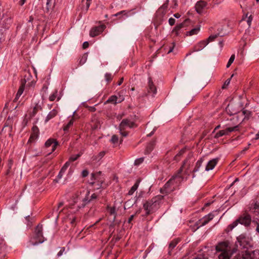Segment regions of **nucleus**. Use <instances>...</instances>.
I'll return each mask as SVG.
<instances>
[{
	"mask_svg": "<svg viewBox=\"0 0 259 259\" xmlns=\"http://www.w3.org/2000/svg\"><path fill=\"white\" fill-rule=\"evenodd\" d=\"M86 60H87V57L86 56L82 57L79 61V64L80 65H83L86 62Z\"/></svg>",
	"mask_w": 259,
	"mask_h": 259,
	"instance_id": "obj_49",
	"label": "nucleus"
},
{
	"mask_svg": "<svg viewBox=\"0 0 259 259\" xmlns=\"http://www.w3.org/2000/svg\"><path fill=\"white\" fill-rule=\"evenodd\" d=\"M237 245H239L243 248L246 247L250 241L249 238L245 234H242L237 237Z\"/></svg>",
	"mask_w": 259,
	"mask_h": 259,
	"instance_id": "obj_7",
	"label": "nucleus"
},
{
	"mask_svg": "<svg viewBox=\"0 0 259 259\" xmlns=\"http://www.w3.org/2000/svg\"><path fill=\"white\" fill-rule=\"evenodd\" d=\"M253 223L256 226V231L259 234V217L256 219H254L252 221Z\"/></svg>",
	"mask_w": 259,
	"mask_h": 259,
	"instance_id": "obj_33",
	"label": "nucleus"
},
{
	"mask_svg": "<svg viewBox=\"0 0 259 259\" xmlns=\"http://www.w3.org/2000/svg\"><path fill=\"white\" fill-rule=\"evenodd\" d=\"M214 217V215L212 213H210L208 215H205L199 221L201 226H203L207 224L210 220H211Z\"/></svg>",
	"mask_w": 259,
	"mask_h": 259,
	"instance_id": "obj_17",
	"label": "nucleus"
},
{
	"mask_svg": "<svg viewBox=\"0 0 259 259\" xmlns=\"http://www.w3.org/2000/svg\"><path fill=\"white\" fill-rule=\"evenodd\" d=\"M24 81L25 82V83H26V80L25 79H24ZM24 82H22V85H21V87L19 88L18 92H17V93L16 94V98L15 99V100H17L19 99V98L21 96V95L22 94L23 91H24Z\"/></svg>",
	"mask_w": 259,
	"mask_h": 259,
	"instance_id": "obj_23",
	"label": "nucleus"
},
{
	"mask_svg": "<svg viewBox=\"0 0 259 259\" xmlns=\"http://www.w3.org/2000/svg\"><path fill=\"white\" fill-rule=\"evenodd\" d=\"M168 3L169 1L166 0L165 2V3L158 9V12L161 13L162 15H164L165 13L167 8L168 7Z\"/></svg>",
	"mask_w": 259,
	"mask_h": 259,
	"instance_id": "obj_22",
	"label": "nucleus"
},
{
	"mask_svg": "<svg viewBox=\"0 0 259 259\" xmlns=\"http://www.w3.org/2000/svg\"><path fill=\"white\" fill-rule=\"evenodd\" d=\"M163 196L158 195L152 198L150 201L147 202L144 204V208L146 210L147 214H149L151 212L156 210L159 204V201L162 198Z\"/></svg>",
	"mask_w": 259,
	"mask_h": 259,
	"instance_id": "obj_3",
	"label": "nucleus"
},
{
	"mask_svg": "<svg viewBox=\"0 0 259 259\" xmlns=\"http://www.w3.org/2000/svg\"><path fill=\"white\" fill-rule=\"evenodd\" d=\"M234 60H235V55L233 54L230 58V59L228 61V62L227 64L226 67L227 68H229L230 66V65L232 64V63L234 62Z\"/></svg>",
	"mask_w": 259,
	"mask_h": 259,
	"instance_id": "obj_35",
	"label": "nucleus"
},
{
	"mask_svg": "<svg viewBox=\"0 0 259 259\" xmlns=\"http://www.w3.org/2000/svg\"><path fill=\"white\" fill-rule=\"evenodd\" d=\"M239 223V221H238V219L233 222L231 224L229 225L228 229H229V230L231 231L235 227H236L238 224Z\"/></svg>",
	"mask_w": 259,
	"mask_h": 259,
	"instance_id": "obj_31",
	"label": "nucleus"
},
{
	"mask_svg": "<svg viewBox=\"0 0 259 259\" xmlns=\"http://www.w3.org/2000/svg\"><path fill=\"white\" fill-rule=\"evenodd\" d=\"M184 24L183 23L177 25L173 29V32L176 33V35H178L179 31L184 27Z\"/></svg>",
	"mask_w": 259,
	"mask_h": 259,
	"instance_id": "obj_29",
	"label": "nucleus"
},
{
	"mask_svg": "<svg viewBox=\"0 0 259 259\" xmlns=\"http://www.w3.org/2000/svg\"><path fill=\"white\" fill-rule=\"evenodd\" d=\"M105 77L106 80L108 82L110 81L112 78V76L110 73H106L105 75Z\"/></svg>",
	"mask_w": 259,
	"mask_h": 259,
	"instance_id": "obj_44",
	"label": "nucleus"
},
{
	"mask_svg": "<svg viewBox=\"0 0 259 259\" xmlns=\"http://www.w3.org/2000/svg\"><path fill=\"white\" fill-rule=\"evenodd\" d=\"M251 211L254 214H259V206L257 204H255L253 207L251 208Z\"/></svg>",
	"mask_w": 259,
	"mask_h": 259,
	"instance_id": "obj_34",
	"label": "nucleus"
},
{
	"mask_svg": "<svg viewBox=\"0 0 259 259\" xmlns=\"http://www.w3.org/2000/svg\"><path fill=\"white\" fill-rule=\"evenodd\" d=\"M105 154V152L102 151L100 152L98 154L93 156L92 158V159L93 161L99 162L104 156Z\"/></svg>",
	"mask_w": 259,
	"mask_h": 259,
	"instance_id": "obj_25",
	"label": "nucleus"
},
{
	"mask_svg": "<svg viewBox=\"0 0 259 259\" xmlns=\"http://www.w3.org/2000/svg\"><path fill=\"white\" fill-rule=\"evenodd\" d=\"M121 14H124V15H126L127 12H126V11H120V12H118V13H116V14L114 15V16H118Z\"/></svg>",
	"mask_w": 259,
	"mask_h": 259,
	"instance_id": "obj_51",
	"label": "nucleus"
},
{
	"mask_svg": "<svg viewBox=\"0 0 259 259\" xmlns=\"http://www.w3.org/2000/svg\"><path fill=\"white\" fill-rule=\"evenodd\" d=\"M153 149V145L152 144L150 143L149 144L146 149V153L148 154Z\"/></svg>",
	"mask_w": 259,
	"mask_h": 259,
	"instance_id": "obj_42",
	"label": "nucleus"
},
{
	"mask_svg": "<svg viewBox=\"0 0 259 259\" xmlns=\"http://www.w3.org/2000/svg\"><path fill=\"white\" fill-rule=\"evenodd\" d=\"M52 0H47L46 3V10L47 12H49L50 9L51 8V2Z\"/></svg>",
	"mask_w": 259,
	"mask_h": 259,
	"instance_id": "obj_46",
	"label": "nucleus"
},
{
	"mask_svg": "<svg viewBox=\"0 0 259 259\" xmlns=\"http://www.w3.org/2000/svg\"><path fill=\"white\" fill-rule=\"evenodd\" d=\"M32 133L30 137V138L28 140V142H32L35 141L38 137L39 135V130L38 128L36 126H33L32 128Z\"/></svg>",
	"mask_w": 259,
	"mask_h": 259,
	"instance_id": "obj_15",
	"label": "nucleus"
},
{
	"mask_svg": "<svg viewBox=\"0 0 259 259\" xmlns=\"http://www.w3.org/2000/svg\"><path fill=\"white\" fill-rule=\"evenodd\" d=\"M168 23H169V25L171 26L174 25V24L175 23V19L173 18H169L168 20Z\"/></svg>",
	"mask_w": 259,
	"mask_h": 259,
	"instance_id": "obj_50",
	"label": "nucleus"
},
{
	"mask_svg": "<svg viewBox=\"0 0 259 259\" xmlns=\"http://www.w3.org/2000/svg\"><path fill=\"white\" fill-rule=\"evenodd\" d=\"M135 126V123L134 121L128 119H124L122 120L121 122L120 123L119 129L120 131H124V129L127 127H133Z\"/></svg>",
	"mask_w": 259,
	"mask_h": 259,
	"instance_id": "obj_8",
	"label": "nucleus"
},
{
	"mask_svg": "<svg viewBox=\"0 0 259 259\" xmlns=\"http://www.w3.org/2000/svg\"><path fill=\"white\" fill-rule=\"evenodd\" d=\"M177 242L175 241L171 242L169 245V248L172 250L176 246Z\"/></svg>",
	"mask_w": 259,
	"mask_h": 259,
	"instance_id": "obj_48",
	"label": "nucleus"
},
{
	"mask_svg": "<svg viewBox=\"0 0 259 259\" xmlns=\"http://www.w3.org/2000/svg\"><path fill=\"white\" fill-rule=\"evenodd\" d=\"M148 92V93L152 94V96L156 93V89L151 80H149Z\"/></svg>",
	"mask_w": 259,
	"mask_h": 259,
	"instance_id": "obj_21",
	"label": "nucleus"
},
{
	"mask_svg": "<svg viewBox=\"0 0 259 259\" xmlns=\"http://www.w3.org/2000/svg\"><path fill=\"white\" fill-rule=\"evenodd\" d=\"M225 26L222 27V28L221 29V30H219V32L218 34H212L210 35L208 38L206 39L205 40L206 41H207V43L209 44L210 42H211L213 41L218 36H223L227 34V32L225 31L224 32H222L224 29Z\"/></svg>",
	"mask_w": 259,
	"mask_h": 259,
	"instance_id": "obj_13",
	"label": "nucleus"
},
{
	"mask_svg": "<svg viewBox=\"0 0 259 259\" xmlns=\"http://www.w3.org/2000/svg\"><path fill=\"white\" fill-rule=\"evenodd\" d=\"M44 241L45 239L42 236V226L38 225L36 227L34 236L30 240V242L32 245L35 246L42 243Z\"/></svg>",
	"mask_w": 259,
	"mask_h": 259,
	"instance_id": "obj_4",
	"label": "nucleus"
},
{
	"mask_svg": "<svg viewBox=\"0 0 259 259\" xmlns=\"http://www.w3.org/2000/svg\"><path fill=\"white\" fill-rule=\"evenodd\" d=\"M80 156V154H77V155H72L70 157V159H69V161H74L75 160H76L79 156Z\"/></svg>",
	"mask_w": 259,
	"mask_h": 259,
	"instance_id": "obj_45",
	"label": "nucleus"
},
{
	"mask_svg": "<svg viewBox=\"0 0 259 259\" xmlns=\"http://www.w3.org/2000/svg\"><path fill=\"white\" fill-rule=\"evenodd\" d=\"M143 161H144V158H143V157L137 159L135 161V164L136 165H139L141 163H142Z\"/></svg>",
	"mask_w": 259,
	"mask_h": 259,
	"instance_id": "obj_43",
	"label": "nucleus"
},
{
	"mask_svg": "<svg viewBox=\"0 0 259 259\" xmlns=\"http://www.w3.org/2000/svg\"><path fill=\"white\" fill-rule=\"evenodd\" d=\"M58 145V142L56 140L53 139H48L45 143V146L46 148H48L51 147V151L49 153V154L51 153L53 151H54L56 148L57 146Z\"/></svg>",
	"mask_w": 259,
	"mask_h": 259,
	"instance_id": "obj_10",
	"label": "nucleus"
},
{
	"mask_svg": "<svg viewBox=\"0 0 259 259\" xmlns=\"http://www.w3.org/2000/svg\"><path fill=\"white\" fill-rule=\"evenodd\" d=\"M246 19L248 27H250L252 20V17L251 15L247 17V14H246L245 17H243L241 21L243 22V21H245Z\"/></svg>",
	"mask_w": 259,
	"mask_h": 259,
	"instance_id": "obj_28",
	"label": "nucleus"
},
{
	"mask_svg": "<svg viewBox=\"0 0 259 259\" xmlns=\"http://www.w3.org/2000/svg\"><path fill=\"white\" fill-rule=\"evenodd\" d=\"M218 158H214L210 160L207 164L205 167V170L209 171L212 170L218 162Z\"/></svg>",
	"mask_w": 259,
	"mask_h": 259,
	"instance_id": "obj_18",
	"label": "nucleus"
},
{
	"mask_svg": "<svg viewBox=\"0 0 259 259\" xmlns=\"http://www.w3.org/2000/svg\"><path fill=\"white\" fill-rule=\"evenodd\" d=\"M65 249L64 248H62L59 252L57 253L58 256H60L62 255L63 252L64 251Z\"/></svg>",
	"mask_w": 259,
	"mask_h": 259,
	"instance_id": "obj_53",
	"label": "nucleus"
},
{
	"mask_svg": "<svg viewBox=\"0 0 259 259\" xmlns=\"http://www.w3.org/2000/svg\"><path fill=\"white\" fill-rule=\"evenodd\" d=\"M185 151V149H182L180 152L179 153L176 155V157L177 156H179L181 155H182Z\"/></svg>",
	"mask_w": 259,
	"mask_h": 259,
	"instance_id": "obj_56",
	"label": "nucleus"
},
{
	"mask_svg": "<svg viewBox=\"0 0 259 259\" xmlns=\"http://www.w3.org/2000/svg\"><path fill=\"white\" fill-rule=\"evenodd\" d=\"M89 174V172L87 170H83L82 172V176L83 177H87Z\"/></svg>",
	"mask_w": 259,
	"mask_h": 259,
	"instance_id": "obj_52",
	"label": "nucleus"
},
{
	"mask_svg": "<svg viewBox=\"0 0 259 259\" xmlns=\"http://www.w3.org/2000/svg\"><path fill=\"white\" fill-rule=\"evenodd\" d=\"M122 100L123 99L118 100V97L116 96L113 95L109 97V99L106 101L105 103H109L115 105L117 103L121 102Z\"/></svg>",
	"mask_w": 259,
	"mask_h": 259,
	"instance_id": "obj_20",
	"label": "nucleus"
},
{
	"mask_svg": "<svg viewBox=\"0 0 259 259\" xmlns=\"http://www.w3.org/2000/svg\"><path fill=\"white\" fill-rule=\"evenodd\" d=\"M181 179L180 176L179 175H177L175 177H174L172 179H171L169 180L164 185V188L162 189H161L160 191L161 193H163L164 191H165V193H167L168 191L166 190L167 188H168L170 185L173 183L174 181L177 180V181H179Z\"/></svg>",
	"mask_w": 259,
	"mask_h": 259,
	"instance_id": "obj_14",
	"label": "nucleus"
},
{
	"mask_svg": "<svg viewBox=\"0 0 259 259\" xmlns=\"http://www.w3.org/2000/svg\"><path fill=\"white\" fill-rule=\"evenodd\" d=\"M34 84V82L32 81H31V82H28L26 85H29V86H31V85H33Z\"/></svg>",
	"mask_w": 259,
	"mask_h": 259,
	"instance_id": "obj_59",
	"label": "nucleus"
},
{
	"mask_svg": "<svg viewBox=\"0 0 259 259\" xmlns=\"http://www.w3.org/2000/svg\"><path fill=\"white\" fill-rule=\"evenodd\" d=\"M207 6L206 2L203 1H200L197 2L195 8L196 12L200 14H202Z\"/></svg>",
	"mask_w": 259,
	"mask_h": 259,
	"instance_id": "obj_11",
	"label": "nucleus"
},
{
	"mask_svg": "<svg viewBox=\"0 0 259 259\" xmlns=\"http://www.w3.org/2000/svg\"><path fill=\"white\" fill-rule=\"evenodd\" d=\"M26 0H20V4L21 6H22L25 2Z\"/></svg>",
	"mask_w": 259,
	"mask_h": 259,
	"instance_id": "obj_63",
	"label": "nucleus"
},
{
	"mask_svg": "<svg viewBox=\"0 0 259 259\" xmlns=\"http://www.w3.org/2000/svg\"><path fill=\"white\" fill-rule=\"evenodd\" d=\"M70 220H71V223L72 224L75 221L76 218L75 217H73L72 218V219L70 218Z\"/></svg>",
	"mask_w": 259,
	"mask_h": 259,
	"instance_id": "obj_62",
	"label": "nucleus"
},
{
	"mask_svg": "<svg viewBox=\"0 0 259 259\" xmlns=\"http://www.w3.org/2000/svg\"><path fill=\"white\" fill-rule=\"evenodd\" d=\"M202 163V160H199L196 162L195 167L194 169L193 170V172H197L199 170V168L201 166Z\"/></svg>",
	"mask_w": 259,
	"mask_h": 259,
	"instance_id": "obj_32",
	"label": "nucleus"
},
{
	"mask_svg": "<svg viewBox=\"0 0 259 259\" xmlns=\"http://www.w3.org/2000/svg\"><path fill=\"white\" fill-rule=\"evenodd\" d=\"M230 79H231V78L228 79H227V80L225 81V84H224V86L223 87V88H224V86H225V85H228L230 83Z\"/></svg>",
	"mask_w": 259,
	"mask_h": 259,
	"instance_id": "obj_57",
	"label": "nucleus"
},
{
	"mask_svg": "<svg viewBox=\"0 0 259 259\" xmlns=\"http://www.w3.org/2000/svg\"><path fill=\"white\" fill-rule=\"evenodd\" d=\"M57 96V91L54 92L52 95H51L49 97V100L51 101H53L56 98Z\"/></svg>",
	"mask_w": 259,
	"mask_h": 259,
	"instance_id": "obj_37",
	"label": "nucleus"
},
{
	"mask_svg": "<svg viewBox=\"0 0 259 259\" xmlns=\"http://www.w3.org/2000/svg\"><path fill=\"white\" fill-rule=\"evenodd\" d=\"M105 28V26L104 25H101L99 26L94 27L91 30L90 35L92 37L96 36L103 32Z\"/></svg>",
	"mask_w": 259,
	"mask_h": 259,
	"instance_id": "obj_9",
	"label": "nucleus"
},
{
	"mask_svg": "<svg viewBox=\"0 0 259 259\" xmlns=\"http://www.w3.org/2000/svg\"><path fill=\"white\" fill-rule=\"evenodd\" d=\"M239 224L248 226L251 223V217L248 214H244L238 218Z\"/></svg>",
	"mask_w": 259,
	"mask_h": 259,
	"instance_id": "obj_12",
	"label": "nucleus"
},
{
	"mask_svg": "<svg viewBox=\"0 0 259 259\" xmlns=\"http://www.w3.org/2000/svg\"><path fill=\"white\" fill-rule=\"evenodd\" d=\"M139 181H137L136 183L132 186L130 191H128V195H132L137 190L139 186Z\"/></svg>",
	"mask_w": 259,
	"mask_h": 259,
	"instance_id": "obj_27",
	"label": "nucleus"
},
{
	"mask_svg": "<svg viewBox=\"0 0 259 259\" xmlns=\"http://www.w3.org/2000/svg\"><path fill=\"white\" fill-rule=\"evenodd\" d=\"M219 259H230L232 255L231 247L225 242L220 243L216 246Z\"/></svg>",
	"mask_w": 259,
	"mask_h": 259,
	"instance_id": "obj_2",
	"label": "nucleus"
},
{
	"mask_svg": "<svg viewBox=\"0 0 259 259\" xmlns=\"http://www.w3.org/2000/svg\"><path fill=\"white\" fill-rule=\"evenodd\" d=\"M92 179L94 180V181L91 182L90 183L97 189L102 187V184L104 181V177L102 175L101 171L96 174H93L92 175Z\"/></svg>",
	"mask_w": 259,
	"mask_h": 259,
	"instance_id": "obj_6",
	"label": "nucleus"
},
{
	"mask_svg": "<svg viewBox=\"0 0 259 259\" xmlns=\"http://www.w3.org/2000/svg\"><path fill=\"white\" fill-rule=\"evenodd\" d=\"M255 140L259 139V131L258 133L255 135V137L254 138Z\"/></svg>",
	"mask_w": 259,
	"mask_h": 259,
	"instance_id": "obj_64",
	"label": "nucleus"
},
{
	"mask_svg": "<svg viewBox=\"0 0 259 259\" xmlns=\"http://www.w3.org/2000/svg\"><path fill=\"white\" fill-rule=\"evenodd\" d=\"M208 44L206 40H203L197 43L194 47V52H198L204 49Z\"/></svg>",
	"mask_w": 259,
	"mask_h": 259,
	"instance_id": "obj_16",
	"label": "nucleus"
},
{
	"mask_svg": "<svg viewBox=\"0 0 259 259\" xmlns=\"http://www.w3.org/2000/svg\"><path fill=\"white\" fill-rule=\"evenodd\" d=\"M180 16H181V15L179 13H176V14H174V17L177 18H180Z\"/></svg>",
	"mask_w": 259,
	"mask_h": 259,
	"instance_id": "obj_61",
	"label": "nucleus"
},
{
	"mask_svg": "<svg viewBox=\"0 0 259 259\" xmlns=\"http://www.w3.org/2000/svg\"><path fill=\"white\" fill-rule=\"evenodd\" d=\"M40 109H41V105L37 104L33 108V114L34 115L38 110Z\"/></svg>",
	"mask_w": 259,
	"mask_h": 259,
	"instance_id": "obj_39",
	"label": "nucleus"
},
{
	"mask_svg": "<svg viewBox=\"0 0 259 259\" xmlns=\"http://www.w3.org/2000/svg\"><path fill=\"white\" fill-rule=\"evenodd\" d=\"M89 47V43L88 41H85L83 42L82 47L83 49H86Z\"/></svg>",
	"mask_w": 259,
	"mask_h": 259,
	"instance_id": "obj_54",
	"label": "nucleus"
},
{
	"mask_svg": "<svg viewBox=\"0 0 259 259\" xmlns=\"http://www.w3.org/2000/svg\"><path fill=\"white\" fill-rule=\"evenodd\" d=\"M74 119L73 118H72L69 122L68 123V124L64 126V131H67L70 126H71L73 124Z\"/></svg>",
	"mask_w": 259,
	"mask_h": 259,
	"instance_id": "obj_36",
	"label": "nucleus"
},
{
	"mask_svg": "<svg viewBox=\"0 0 259 259\" xmlns=\"http://www.w3.org/2000/svg\"><path fill=\"white\" fill-rule=\"evenodd\" d=\"M120 134L123 137H126L127 135V133L124 132L123 131H120Z\"/></svg>",
	"mask_w": 259,
	"mask_h": 259,
	"instance_id": "obj_55",
	"label": "nucleus"
},
{
	"mask_svg": "<svg viewBox=\"0 0 259 259\" xmlns=\"http://www.w3.org/2000/svg\"><path fill=\"white\" fill-rule=\"evenodd\" d=\"M108 210L111 215H113L114 220L116 217V208L114 207H108Z\"/></svg>",
	"mask_w": 259,
	"mask_h": 259,
	"instance_id": "obj_30",
	"label": "nucleus"
},
{
	"mask_svg": "<svg viewBox=\"0 0 259 259\" xmlns=\"http://www.w3.org/2000/svg\"><path fill=\"white\" fill-rule=\"evenodd\" d=\"M118 138L117 136H116V135H113L112 136L111 139V142L113 144H116V143H118Z\"/></svg>",
	"mask_w": 259,
	"mask_h": 259,
	"instance_id": "obj_40",
	"label": "nucleus"
},
{
	"mask_svg": "<svg viewBox=\"0 0 259 259\" xmlns=\"http://www.w3.org/2000/svg\"><path fill=\"white\" fill-rule=\"evenodd\" d=\"M69 165H70V161H68L64 164V165L63 166V167H62L61 170H62V171L65 172V171L66 170L67 168L68 167Z\"/></svg>",
	"mask_w": 259,
	"mask_h": 259,
	"instance_id": "obj_41",
	"label": "nucleus"
},
{
	"mask_svg": "<svg viewBox=\"0 0 259 259\" xmlns=\"http://www.w3.org/2000/svg\"><path fill=\"white\" fill-rule=\"evenodd\" d=\"M58 109L56 108L52 110L47 115L45 119V122H48L50 120L54 118L58 113Z\"/></svg>",
	"mask_w": 259,
	"mask_h": 259,
	"instance_id": "obj_19",
	"label": "nucleus"
},
{
	"mask_svg": "<svg viewBox=\"0 0 259 259\" xmlns=\"http://www.w3.org/2000/svg\"><path fill=\"white\" fill-rule=\"evenodd\" d=\"M224 129L217 132L214 137L215 138H219L221 137L228 135L230 133L237 131L239 130V125H232L231 123H228L224 127Z\"/></svg>",
	"mask_w": 259,
	"mask_h": 259,
	"instance_id": "obj_5",
	"label": "nucleus"
},
{
	"mask_svg": "<svg viewBox=\"0 0 259 259\" xmlns=\"http://www.w3.org/2000/svg\"><path fill=\"white\" fill-rule=\"evenodd\" d=\"M6 247L5 244H0V259H4L6 254Z\"/></svg>",
	"mask_w": 259,
	"mask_h": 259,
	"instance_id": "obj_24",
	"label": "nucleus"
},
{
	"mask_svg": "<svg viewBox=\"0 0 259 259\" xmlns=\"http://www.w3.org/2000/svg\"><path fill=\"white\" fill-rule=\"evenodd\" d=\"M200 26H197L194 28L187 32V35L192 36L197 34L200 31Z\"/></svg>",
	"mask_w": 259,
	"mask_h": 259,
	"instance_id": "obj_26",
	"label": "nucleus"
},
{
	"mask_svg": "<svg viewBox=\"0 0 259 259\" xmlns=\"http://www.w3.org/2000/svg\"><path fill=\"white\" fill-rule=\"evenodd\" d=\"M244 259H254L253 254L249 252H246L243 256Z\"/></svg>",
	"mask_w": 259,
	"mask_h": 259,
	"instance_id": "obj_38",
	"label": "nucleus"
},
{
	"mask_svg": "<svg viewBox=\"0 0 259 259\" xmlns=\"http://www.w3.org/2000/svg\"><path fill=\"white\" fill-rule=\"evenodd\" d=\"M64 173L65 172L62 171V170H60L59 174L57 176V180H56V181L58 182L59 180H60L62 178Z\"/></svg>",
	"mask_w": 259,
	"mask_h": 259,
	"instance_id": "obj_47",
	"label": "nucleus"
},
{
	"mask_svg": "<svg viewBox=\"0 0 259 259\" xmlns=\"http://www.w3.org/2000/svg\"><path fill=\"white\" fill-rule=\"evenodd\" d=\"M123 81V77H122V78L120 79V80L119 81V82H118V85H121V83H122Z\"/></svg>",
	"mask_w": 259,
	"mask_h": 259,
	"instance_id": "obj_60",
	"label": "nucleus"
},
{
	"mask_svg": "<svg viewBox=\"0 0 259 259\" xmlns=\"http://www.w3.org/2000/svg\"><path fill=\"white\" fill-rule=\"evenodd\" d=\"M90 192L89 190H83L79 193H77L73 198L74 204H76L78 208L83 207L92 200L97 197V195L94 193L90 196Z\"/></svg>",
	"mask_w": 259,
	"mask_h": 259,
	"instance_id": "obj_1",
	"label": "nucleus"
},
{
	"mask_svg": "<svg viewBox=\"0 0 259 259\" xmlns=\"http://www.w3.org/2000/svg\"><path fill=\"white\" fill-rule=\"evenodd\" d=\"M134 218V215H132L128 220V223H131Z\"/></svg>",
	"mask_w": 259,
	"mask_h": 259,
	"instance_id": "obj_58",
	"label": "nucleus"
}]
</instances>
